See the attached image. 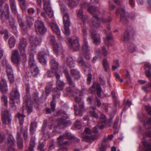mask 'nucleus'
<instances>
[{"label": "nucleus", "mask_w": 151, "mask_h": 151, "mask_svg": "<svg viewBox=\"0 0 151 151\" xmlns=\"http://www.w3.org/2000/svg\"><path fill=\"white\" fill-rule=\"evenodd\" d=\"M82 68L86 70V68H89L90 67V65L88 63L84 62V63L81 65Z\"/></svg>", "instance_id": "56"}, {"label": "nucleus", "mask_w": 151, "mask_h": 151, "mask_svg": "<svg viewBox=\"0 0 151 151\" xmlns=\"http://www.w3.org/2000/svg\"><path fill=\"white\" fill-rule=\"evenodd\" d=\"M27 23L28 27L31 28L34 24V19L33 17L27 16L26 17Z\"/></svg>", "instance_id": "33"}, {"label": "nucleus", "mask_w": 151, "mask_h": 151, "mask_svg": "<svg viewBox=\"0 0 151 151\" xmlns=\"http://www.w3.org/2000/svg\"><path fill=\"white\" fill-rule=\"evenodd\" d=\"M30 69L31 73L33 76L36 77L37 76L38 73L39 71L37 67L30 68Z\"/></svg>", "instance_id": "38"}, {"label": "nucleus", "mask_w": 151, "mask_h": 151, "mask_svg": "<svg viewBox=\"0 0 151 151\" xmlns=\"http://www.w3.org/2000/svg\"><path fill=\"white\" fill-rule=\"evenodd\" d=\"M20 6L23 10H25L26 8L24 0H18Z\"/></svg>", "instance_id": "47"}, {"label": "nucleus", "mask_w": 151, "mask_h": 151, "mask_svg": "<svg viewBox=\"0 0 151 151\" xmlns=\"http://www.w3.org/2000/svg\"><path fill=\"white\" fill-rule=\"evenodd\" d=\"M60 7L61 12L64 14L63 16V24L64 25V32L66 36H68L70 34V30L69 29L70 21L69 15L67 13L65 12V10H67V8L64 5H60Z\"/></svg>", "instance_id": "3"}, {"label": "nucleus", "mask_w": 151, "mask_h": 151, "mask_svg": "<svg viewBox=\"0 0 151 151\" xmlns=\"http://www.w3.org/2000/svg\"><path fill=\"white\" fill-rule=\"evenodd\" d=\"M9 43L10 48L14 46L15 43V40L14 36H12L10 38L9 40Z\"/></svg>", "instance_id": "41"}, {"label": "nucleus", "mask_w": 151, "mask_h": 151, "mask_svg": "<svg viewBox=\"0 0 151 151\" xmlns=\"http://www.w3.org/2000/svg\"><path fill=\"white\" fill-rule=\"evenodd\" d=\"M100 120L101 122L103 123L101 125H98L100 128V129H102L105 125V124L106 123V118L105 115L102 114L100 116Z\"/></svg>", "instance_id": "34"}, {"label": "nucleus", "mask_w": 151, "mask_h": 151, "mask_svg": "<svg viewBox=\"0 0 151 151\" xmlns=\"http://www.w3.org/2000/svg\"><path fill=\"white\" fill-rule=\"evenodd\" d=\"M37 127V124L35 122H32L30 124V130L31 134H33L34 131Z\"/></svg>", "instance_id": "43"}, {"label": "nucleus", "mask_w": 151, "mask_h": 151, "mask_svg": "<svg viewBox=\"0 0 151 151\" xmlns=\"http://www.w3.org/2000/svg\"><path fill=\"white\" fill-rule=\"evenodd\" d=\"M48 39L53 46V50L54 52L56 55L60 54L63 52L62 45L55 42V38L54 36L50 35L48 37Z\"/></svg>", "instance_id": "7"}, {"label": "nucleus", "mask_w": 151, "mask_h": 151, "mask_svg": "<svg viewBox=\"0 0 151 151\" xmlns=\"http://www.w3.org/2000/svg\"><path fill=\"white\" fill-rule=\"evenodd\" d=\"M35 144L34 141L33 140H31L30 142L29 146V150L30 151H33V147ZM25 151H27L26 150Z\"/></svg>", "instance_id": "52"}, {"label": "nucleus", "mask_w": 151, "mask_h": 151, "mask_svg": "<svg viewBox=\"0 0 151 151\" xmlns=\"http://www.w3.org/2000/svg\"><path fill=\"white\" fill-rule=\"evenodd\" d=\"M145 73L146 76L148 78H150L151 76V72L150 70H145Z\"/></svg>", "instance_id": "64"}, {"label": "nucleus", "mask_w": 151, "mask_h": 151, "mask_svg": "<svg viewBox=\"0 0 151 151\" xmlns=\"http://www.w3.org/2000/svg\"><path fill=\"white\" fill-rule=\"evenodd\" d=\"M1 117L2 123L6 124V120L9 123H10L12 119V117L11 113L8 110L3 111L1 112Z\"/></svg>", "instance_id": "13"}, {"label": "nucleus", "mask_w": 151, "mask_h": 151, "mask_svg": "<svg viewBox=\"0 0 151 151\" xmlns=\"http://www.w3.org/2000/svg\"><path fill=\"white\" fill-rule=\"evenodd\" d=\"M30 42L29 48L32 50H34L37 46L39 45L42 42L41 38L36 36H31L29 38Z\"/></svg>", "instance_id": "9"}, {"label": "nucleus", "mask_w": 151, "mask_h": 151, "mask_svg": "<svg viewBox=\"0 0 151 151\" xmlns=\"http://www.w3.org/2000/svg\"><path fill=\"white\" fill-rule=\"evenodd\" d=\"M77 61L79 65L80 66L84 62L82 58L81 57H79L77 59Z\"/></svg>", "instance_id": "58"}, {"label": "nucleus", "mask_w": 151, "mask_h": 151, "mask_svg": "<svg viewBox=\"0 0 151 151\" xmlns=\"http://www.w3.org/2000/svg\"><path fill=\"white\" fill-rule=\"evenodd\" d=\"M103 65L106 71H107L109 68V64L107 59L104 58L103 60Z\"/></svg>", "instance_id": "36"}, {"label": "nucleus", "mask_w": 151, "mask_h": 151, "mask_svg": "<svg viewBox=\"0 0 151 151\" xmlns=\"http://www.w3.org/2000/svg\"><path fill=\"white\" fill-rule=\"evenodd\" d=\"M65 86V83L61 80L56 81V87L59 90H62Z\"/></svg>", "instance_id": "29"}, {"label": "nucleus", "mask_w": 151, "mask_h": 151, "mask_svg": "<svg viewBox=\"0 0 151 151\" xmlns=\"http://www.w3.org/2000/svg\"><path fill=\"white\" fill-rule=\"evenodd\" d=\"M35 26L36 31L41 34H43L47 31V28L44 24L43 22L37 20L35 23Z\"/></svg>", "instance_id": "10"}, {"label": "nucleus", "mask_w": 151, "mask_h": 151, "mask_svg": "<svg viewBox=\"0 0 151 151\" xmlns=\"http://www.w3.org/2000/svg\"><path fill=\"white\" fill-rule=\"evenodd\" d=\"M75 127L78 129H80L81 127V124L80 122L78 121H77L75 124Z\"/></svg>", "instance_id": "61"}, {"label": "nucleus", "mask_w": 151, "mask_h": 151, "mask_svg": "<svg viewBox=\"0 0 151 151\" xmlns=\"http://www.w3.org/2000/svg\"><path fill=\"white\" fill-rule=\"evenodd\" d=\"M15 101H12L10 100V102L11 107L14 110H15L16 109V106L15 105Z\"/></svg>", "instance_id": "62"}, {"label": "nucleus", "mask_w": 151, "mask_h": 151, "mask_svg": "<svg viewBox=\"0 0 151 151\" xmlns=\"http://www.w3.org/2000/svg\"><path fill=\"white\" fill-rule=\"evenodd\" d=\"M27 44V41L25 38H22L20 40L18 46V49L24 61L27 60L26 54V48Z\"/></svg>", "instance_id": "6"}, {"label": "nucleus", "mask_w": 151, "mask_h": 151, "mask_svg": "<svg viewBox=\"0 0 151 151\" xmlns=\"http://www.w3.org/2000/svg\"><path fill=\"white\" fill-rule=\"evenodd\" d=\"M69 43L70 44L72 47L75 50L77 51L79 49L80 45L77 38L75 37L73 40L71 39H70Z\"/></svg>", "instance_id": "22"}, {"label": "nucleus", "mask_w": 151, "mask_h": 151, "mask_svg": "<svg viewBox=\"0 0 151 151\" xmlns=\"http://www.w3.org/2000/svg\"><path fill=\"white\" fill-rule=\"evenodd\" d=\"M95 107H91L90 109V115L96 118H98V115L94 111L96 109Z\"/></svg>", "instance_id": "40"}, {"label": "nucleus", "mask_w": 151, "mask_h": 151, "mask_svg": "<svg viewBox=\"0 0 151 151\" xmlns=\"http://www.w3.org/2000/svg\"><path fill=\"white\" fill-rule=\"evenodd\" d=\"M28 66L29 68H35L36 67H37L36 63L34 59V55L31 53H30Z\"/></svg>", "instance_id": "26"}, {"label": "nucleus", "mask_w": 151, "mask_h": 151, "mask_svg": "<svg viewBox=\"0 0 151 151\" xmlns=\"http://www.w3.org/2000/svg\"><path fill=\"white\" fill-rule=\"evenodd\" d=\"M58 128H63L66 126V121L62 118L59 119L58 121Z\"/></svg>", "instance_id": "31"}, {"label": "nucleus", "mask_w": 151, "mask_h": 151, "mask_svg": "<svg viewBox=\"0 0 151 151\" xmlns=\"http://www.w3.org/2000/svg\"><path fill=\"white\" fill-rule=\"evenodd\" d=\"M17 141L19 148H21L23 146L22 139L21 137L20 133L17 132Z\"/></svg>", "instance_id": "30"}, {"label": "nucleus", "mask_w": 151, "mask_h": 151, "mask_svg": "<svg viewBox=\"0 0 151 151\" xmlns=\"http://www.w3.org/2000/svg\"><path fill=\"white\" fill-rule=\"evenodd\" d=\"M14 145V142L12 139L11 138H9L8 139V145L9 147L8 151H14L12 146Z\"/></svg>", "instance_id": "37"}, {"label": "nucleus", "mask_w": 151, "mask_h": 151, "mask_svg": "<svg viewBox=\"0 0 151 151\" xmlns=\"http://www.w3.org/2000/svg\"><path fill=\"white\" fill-rule=\"evenodd\" d=\"M25 116H26L22 113L20 112L18 113L17 114V117L19 119L20 124H23L24 118Z\"/></svg>", "instance_id": "39"}, {"label": "nucleus", "mask_w": 151, "mask_h": 151, "mask_svg": "<svg viewBox=\"0 0 151 151\" xmlns=\"http://www.w3.org/2000/svg\"><path fill=\"white\" fill-rule=\"evenodd\" d=\"M88 31V28L85 26H84L82 27V35L83 39V43L82 47V50L83 53L85 58L86 60H88L90 59L91 55L86 41Z\"/></svg>", "instance_id": "1"}, {"label": "nucleus", "mask_w": 151, "mask_h": 151, "mask_svg": "<svg viewBox=\"0 0 151 151\" xmlns=\"http://www.w3.org/2000/svg\"><path fill=\"white\" fill-rule=\"evenodd\" d=\"M49 85L50 86V87H49L48 86H47L46 88V92L47 94H48L50 92L52 88V84L51 82L49 83Z\"/></svg>", "instance_id": "50"}, {"label": "nucleus", "mask_w": 151, "mask_h": 151, "mask_svg": "<svg viewBox=\"0 0 151 151\" xmlns=\"http://www.w3.org/2000/svg\"><path fill=\"white\" fill-rule=\"evenodd\" d=\"M2 102H3L5 106H6L8 104L7 97L5 95H3L1 98Z\"/></svg>", "instance_id": "48"}, {"label": "nucleus", "mask_w": 151, "mask_h": 151, "mask_svg": "<svg viewBox=\"0 0 151 151\" xmlns=\"http://www.w3.org/2000/svg\"><path fill=\"white\" fill-rule=\"evenodd\" d=\"M116 13L117 15H119L120 16V20L121 21H125L127 20L128 14L125 12L124 9H119L117 10Z\"/></svg>", "instance_id": "21"}, {"label": "nucleus", "mask_w": 151, "mask_h": 151, "mask_svg": "<svg viewBox=\"0 0 151 151\" xmlns=\"http://www.w3.org/2000/svg\"><path fill=\"white\" fill-rule=\"evenodd\" d=\"M74 139L75 141L78 142L80 140L79 139L75 137L74 136H72L70 133L67 132L65 133L63 135H60L57 138L58 144L61 147L63 148L64 150H66L67 146L68 145V143L67 141L63 142L64 140L66 139Z\"/></svg>", "instance_id": "2"}, {"label": "nucleus", "mask_w": 151, "mask_h": 151, "mask_svg": "<svg viewBox=\"0 0 151 151\" xmlns=\"http://www.w3.org/2000/svg\"><path fill=\"white\" fill-rule=\"evenodd\" d=\"M88 12L93 14V16L91 20V22L93 27L98 28L100 26V20L98 17V14L99 12L96 8L93 6H89L88 9Z\"/></svg>", "instance_id": "4"}, {"label": "nucleus", "mask_w": 151, "mask_h": 151, "mask_svg": "<svg viewBox=\"0 0 151 151\" xmlns=\"http://www.w3.org/2000/svg\"><path fill=\"white\" fill-rule=\"evenodd\" d=\"M8 76L10 83L14 82V80L13 74L8 75Z\"/></svg>", "instance_id": "60"}, {"label": "nucleus", "mask_w": 151, "mask_h": 151, "mask_svg": "<svg viewBox=\"0 0 151 151\" xmlns=\"http://www.w3.org/2000/svg\"><path fill=\"white\" fill-rule=\"evenodd\" d=\"M69 4L70 6L73 7L77 5V3L74 0H68Z\"/></svg>", "instance_id": "54"}, {"label": "nucleus", "mask_w": 151, "mask_h": 151, "mask_svg": "<svg viewBox=\"0 0 151 151\" xmlns=\"http://www.w3.org/2000/svg\"><path fill=\"white\" fill-rule=\"evenodd\" d=\"M53 100L52 101L51 103V108L52 110L54 111L55 110V98L53 96Z\"/></svg>", "instance_id": "53"}, {"label": "nucleus", "mask_w": 151, "mask_h": 151, "mask_svg": "<svg viewBox=\"0 0 151 151\" xmlns=\"http://www.w3.org/2000/svg\"><path fill=\"white\" fill-rule=\"evenodd\" d=\"M49 25L57 35L58 39L60 41L62 40L63 38L61 36L60 30L58 25L56 23L52 22L49 23Z\"/></svg>", "instance_id": "15"}, {"label": "nucleus", "mask_w": 151, "mask_h": 151, "mask_svg": "<svg viewBox=\"0 0 151 151\" xmlns=\"http://www.w3.org/2000/svg\"><path fill=\"white\" fill-rule=\"evenodd\" d=\"M1 64L4 66L6 67L7 65H9V63L6 59H4L1 61Z\"/></svg>", "instance_id": "63"}, {"label": "nucleus", "mask_w": 151, "mask_h": 151, "mask_svg": "<svg viewBox=\"0 0 151 151\" xmlns=\"http://www.w3.org/2000/svg\"><path fill=\"white\" fill-rule=\"evenodd\" d=\"M4 12L6 18L9 20V22L12 28L16 30V27L15 24V21L14 19L10 15L9 7L8 4H5Z\"/></svg>", "instance_id": "8"}, {"label": "nucleus", "mask_w": 151, "mask_h": 151, "mask_svg": "<svg viewBox=\"0 0 151 151\" xmlns=\"http://www.w3.org/2000/svg\"><path fill=\"white\" fill-rule=\"evenodd\" d=\"M49 52L46 50H44L40 52L38 55L39 61L41 63H45L47 61V56L49 55Z\"/></svg>", "instance_id": "17"}, {"label": "nucleus", "mask_w": 151, "mask_h": 151, "mask_svg": "<svg viewBox=\"0 0 151 151\" xmlns=\"http://www.w3.org/2000/svg\"><path fill=\"white\" fill-rule=\"evenodd\" d=\"M0 90L3 93H6L8 91L7 83L4 78H2L0 82Z\"/></svg>", "instance_id": "24"}, {"label": "nucleus", "mask_w": 151, "mask_h": 151, "mask_svg": "<svg viewBox=\"0 0 151 151\" xmlns=\"http://www.w3.org/2000/svg\"><path fill=\"white\" fill-rule=\"evenodd\" d=\"M74 61L73 59L70 57L67 58V63L68 65L70 67H73L74 66Z\"/></svg>", "instance_id": "42"}, {"label": "nucleus", "mask_w": 151, "mask_h": 151, "mask_svg": "<svg viewBox=\"0 0 151 151\" xmlns=\"http://www.w3.org/2000/svg\"><path fill=\"white\" fill-rule=\"evenodd\" d=\"M91 38L93 40V43L96 45H98L100 42V35L97 33H96L94 29H92L89 30Z\"/></svg>", "instance_id": "16"}, {"label": "nucleus", "mask_w": 151, "mask_h": 151, "mask_svg": "<svg viewBox=\"0 0 151 151\" xmlns=\"http://www.w3.org/2000/svg\"><path fill=\"white\" fill-rule=\"evenodd\" d=\"M19 53L17 50H14L12 51V61L15 63H19L20 61L19 57Z\"/></svg>", "instance_id": "23"}, {"label": "nucleus", "mask_w": 151, "mask_h": 151, "mask_svg": "<svg viewBox=\"0 0 151 151\" xmlns=\"http://www.w3.org/2000/svg\"><path fill=\"white\" fill-rule=\"evenodd\" d=\"M9 3L12 12L14 14H16L17 10L15 0H10Z\"/></svg>", "instance_id": "28"}, {"label": "nucleus", "mask_w": 151, "mask_h": 151, "mask_svg": "<svg viewBox=\"0 0 151 151\" xmlns=\"http://www.w3.org/2000/svg\"><path fill=\"white\" fill-rule=\"evenodd\" d=\"M136 50V47L134 44H132L129 47V51L130 52H134Z\"/></svg>", "instance_id": "55"}, {"label": "nucleus", "mask_w": 151, "mask_h": 151, "mask_svg": "<svg viewBox=\"0 0 151 151\" xmlns=\"http://www.w3.org/2000/svg\"><path fill=\"white\" fill-rule=\"evenodd\" d=\"M145 70H150L151 69V64L149 63H146L145 65Z\"/></svg>", "instance_id": "57"}, {"label": "nucleus", "mask_w": 151, "mask_h": 151, "mask_svg": "<svg viewBox=\"0 0 151 151\" xmlns=\"http://www.w3.org/2000/svg\"><path fill=\"white\" fill-rule=\"evenodd\" d=\"M102 53L105 56H106L108 54V52L106 48V46H104L102 47Z\"/></svg>", "instance_id": "49"}, {"label": "nucleus", "mask_w": 151, "mask_h": 151, "mask_svg": "<svg viewBox=\"0 0 151 151\" xmlns=\"http://www.w3.org/2000/svg\"><path fill=\"white\" fill-rule=\"evenodd\" d=\"M32 105L30 103L28 102L27 100H25L24 102L22 107L23 110L27 109V113L28 114H30L32 111Z\"/></svg>", "instance_id": "25"}, {"label": "nucleus", "mask_w": 151, "mask_h": 151, "mask_svg": "<svg viewBox=\"0 0 151 151\" xmlns=\"http://www.w3.org/2000/svg\"><path fill=\"white\" fill-rule=\"evenodd\" d=\"M50 63L52 66L51 71L50 72H47L48 75L50 77L52 76L53 73L56 72L58 67V63L54 59L51 60Z\"/></svg>", "instance_id": "18"}, {"label": "nucleus", "mask_w": 151, "mask_h": 151, "mask_svg": "<svg viewBox=\"0 0 151 151\" xmlns=\"http://www.w3.org/2000/svg\"><path fill=\"white\" fill-rule=\"evenodd\" d=\"M6 68L7 75L13 74L12 68L9 64L7 65L6 67Z\"/></svg>", "instance_id": "44"}, {"label": "nucleus", "mask_w": 151, "mask_h": 151, "mask_svg": "<svg viewBox=\"0 0 151 151\" xmlns=\"http://www.w3.org/2000/svg\"><path fill=\"white\" fill-rule=\"evenodd\" d=\"M44 2L43 9L46 14L44 12L41 13V15L45 19H46V15L50 17H52L54 15L53 11L50 5V0H43Z\"/></svg>", "instance_id": "5"}, {"label": "nucleus", "mask_w": 151, "mask_h": 151, "mask_svg": "<svg viewBox=\"0 0 151 151\" xmlns=\"http://www.w3.org/2000/svg\"><path fill=\"white\" fill-rule=\"evenodd\" d=\"M64 72L65 75L66 81L70 85V87L66 88V90L67 92H69L73 91L74 88L75 86V84L72 81L70 76L69 74L68 71L66 70L64 71Z\"/></svg>", "instance_id": "12"}, {"label": "nucleus", "mask_w": 151, "mask_h": 151, "mask_svg": "<svg viewBox=\"0 0 151 151\" xmlns=\"http://www.w3.org/2000/svg\"><path fill=\"white\" fill-rule=\"evenodd\" d=\"M109 32V35H107L106 38L104 39L105 43L106 45H108L109 40L112 39L113 37L111 35V33L110 32Z\"/></svg>", "instance_id": "46"}, {"label": "nucleus", "mask_w": 151, "mask_h": 151, "mask_svg": "<svg viewBox=\"0 0 151 151\" xmlns=\"http://www.w3.org/2000/svg\"><path fill=\"white\" fill-rule=\"evenodd\" d=\"M18 21L21 27L22 33L23 35L25 34L27 32V30L26 26L25 25L24 21L22 19L18 18Z\"/></svg>", "instance_id": "27"}, {"label": "nucleus", "mask_w": 151, "mask_h": 151, "mask_svg": "<svg viewBox=\"0 0 151 151\" xmlns=\"http://www.w3.org/2000/svg\"><path fill=\"white\" fill-rule=\"evenodd\" d=\"M75 101L77 103L79 106V109L78 110L77 107L76 105H74V109L75 115H77L81 113L84 109L83 103L80 97H76L75 98Z\"/></svg>", "instance_id": "11"}, {"label": "nucleus", "mask_w": 151, "mask_h": 151, "mask_svg": "<svg viewBox=\"0 0 151 151\" xmlns=\"http://www.w3.org/2000/svg\"><path fill=\"white\" fill-rule=\"evenodd\" d=\"M71 73L74 78L76 79H78L80 78V76L79 72L75 69L71 70Z\"/></svg>", "instance_id": "35"}, {"label": "nucleus", "mask_w": 151, "mask_h": 151, "mask_svg": "<svg viewBox=\"0 0 151 151\" xmlns=\"http://www.w3.org/2000/svg\"><path fill=\"white\" fill-rule=\"evenodd\" d=\"M91 90L92 93H94L96 91L97 96L99 97L101 96V88L99 83L97 82L94 83L91 88Z\"/></svg>", "instance_id": "19"}, {"label": "nucleus", "mask_w": 151, "mask_h": 151, "mask_svg": "<svg viewBox=\"0 0 151 151\" xmlns=\"http://www.w3.org/2000/svg\"><path fill=\"white\" fill-rule=\"evenodd\" d=\"M77 14L78 17L82 19L83 23L86 22L88 19L87 17L84 16L82 9L79 10Z\"/></svg>", "instance_id": "32"}, {"label": "nucleus", "mask_w": 151, "mask_h": 151, "mask_svg": "<svg viewBox=\"0 0 151 151\" xmlns=\"http://www.w3.org/2000/svg\"><path fill=\"white\" fill-rule=\"evenodd\" d=\"M145 109L148 114L151 115V106L150 105L146 106L145 107Z\"/></svg>", "instance_id": "59"}, {"label": "nucleus", "mask_w": 151, "mask_h": 151, "mask_svg": "<svg viewBox=\"0 0 151 151\" xmlns=\"http://www.w3.org/2000/svg\"><path fill=\"white\" fill-rule=\"evenodd\" d=\"M144 122L145 127L147 130L146 132H145V134L151 137V130L149 129L148 128L149 127H150V128H151L150 126L151 125V118L147 117L145 120Z\"/></svg>", "instance_id": "20"}, {"label": "nucleus", "mask_w": 151, "mask_h": 151, "mask_svg": "<svg viewBox=\"0 0 151 151\" xmlns=\"http://www.w3.org/2000/svg\"><path fill=\"white\" fill-rule=\"evenodd\" d=\"M147 88H151V81L149 83L147 84L145 86H143L142 87V89L145 92H147L149 91V90Z\"/></svg>", "instance_id": "51"}, {"label": "nucleus", "mask_w": 151, "mask_h": 151, "mask_svg": "<svg viewBox=\"0 0 151 151\" xmlns=\"http://www.w3.org/2000/svg\"><path fill=\"white\" fill-rule=\"evenodd\" d=\"M122 39L125 42H128L129 40V35L128 32H126L124 33Z\"/></svg>", "instance_id": "45"}, {"label": "nucleus", "mask_w": 151, "mask_h": 151, "mask_svg": "<svg viewBox=\"0 0 151 151\" xmlns=\"http://www.w3.org/2000/svg\"><path fill=\"white\" fill-rule=\"evenodd\" d=\"M20 97V93L17 89H13L10 93V100L12 101H15L17 103H18L19 102Z\"/></svg>", "instance_id": "14"}]
</instances>
